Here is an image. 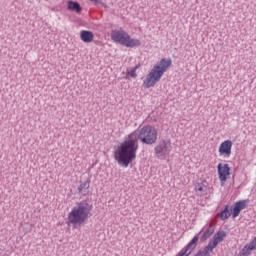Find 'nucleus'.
<instances>
[{
	"label": "nucleus",
	"instance_id": "7",
	"mask_svg": "<svg viewBox=\"0 0 256 256\" xmlns=\"http://www.w3.org/2000/svg\"><path fill=\"white\" fill-rule=\"evenodd\" d=\"M231 168L229 167V164H218V177L220 181L225 182L227 181V177L231 175Z\"/></svg>",
	"mask_w": 256,
	"mask_h": 256
},
{
	"label": "nucleus",
	"instance_id": "8",
	"mask_svg": "<svg viewBox=\"0 0 256 256\" xmlns=\"http://www.w3.org/2000/svg\"><path fill=\"white\" fill-rule=\"evenodd\" d=\"M233 147V142L231 140H225L219 146L220 155H225V157H231V149Z\"/></svg>",
	"mask_w": 256,
	"mask_h": 256
},
{
	"label": "nucleus",
	"instance_id": "11",
	"mask_svg": "<svg viewBox=\"0 0 256 256\" xmlns=\"http://www.w3.org/2000/svg\"><path fill=\"white\" fill-rule=\"evenodd\" d=\"M80 39L83 43H93V39H95V35L93 32L89 30H82L80 32Z\"/></svg>",
	"mask_w": 256,
	"mask_h": 256
},
{
	"label": "nucleus",
	"instance_id": "12",
	"mask_svg": "<svg viewBox=\"0 0 256 256\" xmlns=\"http://www.w3.org/2000/svg\"><path fill=\"white\" fill-rule=\"evenodd\" d=\"M89 187H91V180L90 179L81 183L80 186L78 187L79 195H83L84 197H85V195H89Z\"/></svg>",
	"mask_w": 256,
	"mask_h": 256
},
{
	"label": "nucleus",
	"instance_id": "1",
	"mask_svg": "<svg viewBox=\"0 0 256 256\" xmlns=\"http://www.w3.org/2000/svg\"><path fill=\"white\" fill-rule=\"evenodd\" d=\"M157 129L151 125H146L140 130H136L128 135L114 153V159L118 165L129 167V164L136 159L139 150V141L144 145H155L157 143Z\"/></svg>",
	"mask_w": 256,
	"mask_h": 256
},
{
	"label": "nucleus",
	"instance_id": "5",
	"mask_svg": "<svg viewBox=\"0 0 256 256\" xmlns=\"http://www.w3.org/2000/svg\"><path fill=\"white\" fill-rule=\"evenodd\" d=\"M172 149H173V146H171V141L162 140L155 146L154 153L157 159L163 160L166 157H169Z\"/></svg>",
	"mask_w": 256,
	"mask_h": 256
},
{
	"label": "nucleus",
	"instance_id": "17",
	"mask_svg": "<svg viewBox=\"0 0 256 256\" xmlns=\"http://www.w3.org/2000/svg\"><path fill=\"white\" fill-rule=\"evenodd\" d=\"M231 217V212H229V206H225L224 209L220 212V219L225 221Z\"/></svg>",
	"mask_w": 256,
	"mask_h": 256
},
{
	"label": "nucleus",
	"instance_id": "18",
	"mask_svg": "<svg viewBox=\"0 0 256 256\" xmlns=\"http://www.w3.org/2000/svg\"><path fill=\"white\" fill-rule=\"evenodd\" d=\"M251 255V252L247 249V245L243 247L238 253V256H249Z\"/></svg>",
	"mask_w": 256,
	"mask_h": 256
},
{
	"label": "nucleus",
	"instance_id": "9",
	"mask_svg": "<svg viewBox=\"0 0 256 256\" xmlns=\"http://www.w3.org/2000/svg\"><path fill=\"white\" fill-rule=\"evenodd\" d=\"M203 233V234H202ZM215 233V229H213V225L211 224H206L201 231L198 233V235H196V237H199V235L202 234L201 236V241H207V239H209V237Z\"/></svg>",
	"mask_w": 256,
	"mask_h": 256
},
{
	"label": "nucleus",
	"instance_id": "10",
	"mask_svg": "<svg viewBox=\"0 0 256 256\" xmlns=\"http://www.w3.org/2000/svg\"><path fill=\"white\" fill-rule=\"evenodd\" d=\"M247 208V200H240L234 204V208L232 210V216L235 219L236 217H239V214L243 209Z\"/></svg>",
	"mask_w": 256,
	"mask_h": 256
},
{
	"label": "nucleus",
	"instance_id": "15",
	"mask_svg": "<svg viewBox=\"0 0 256 256\" xmlns=\"http://www.w3.org/2000/svg\"><path fill=\"white\" fill-rule=\"evenodd\" d=\"M68 10L69 11H75L76 13H81L83 9L81 8V5L78 2L74 1H68Z\"/></svg>",
	"mask_w": 256,
	"mask_h": 256
},
{
	"label": "nucleus",
	"instance_id": "6",
	"mask_svg": "<svg viewBox=\"0 0 256 256\" xmlns=\"http://www.w3.org/2000/svg\"><path fill=\"white\" fill-rule=\"evenodd\" d=\"M199 236H194L192 240L176 255V256H190L193 250L197 247Z\"/></svg>",
	"mask_w": 256,
	"mask_h": 256
},
{
	"label": "nucleus",
	"instance_id": "3",
	"mask_svg": "<svg viewBox=\"0 0 256 256\" xmlns=\"http://www.w3.org/2000/svg\"><path fill=\"white\" fill-rule=\"evenodd\" d=\"M171 65V58H162L159 62H157V64L152 67L143 81V86L145 89L155 87V85L161 81V77H163Z\"/></svg>",
	"mask_w": 256,
	"mask_h": 256
},
{
	"label": "nucleus",
	"instance_id": "22",
	"mask_svg": "<svg viewBox=\"0 0 256 256\" xmlns=\"http://www.w3.org/2000/svg\"><path fill=\"white\" fill-rule=\"evenodd\" d=\"M90 1H92L93 3H97V0H90Z\"/></svg>",
	"mask_w": 256,
	"mask_h": 256
},
{
	"label": "nucleus",
	"instance_id": "20",
	"mask_svg": "<svg viewBox=\"0 0 256 256\" xmlns=\"http://www.w3.org/2000/svg\"><path fill=\"white\" fill-rule=\"evenodd\" d=\"M246 245H247V249L250 252L256 249V237L249 244H246Z\"/></svg>",
	"mask_w": 256,
	"mask_h": 256
},
{
	"label": "nucleus",
	"instance_id": "19",
	"mask_svg": "<svg viewBox=\"0 0 256 256\" xmlns=\"http://www.w3.org/2000/svg\"><path fill=\"white\" fill-rule=\"evenodd\" d=\"M137 69H138V66H135L132 69L127 70L126 73L127 75H131L133 79H135V77H137Z\"/></svg>",
	"mask_w": 256,
	"mask_h": 256
},
{
	"label": "nucleus",
	"instance_id": "16",
	"mask_svg": "<svg viewBox=\"0 0 256 256\" xmlns=\"http://www.w3.org/2000/svg\"><path fill=\"white\" fill-rule=\"evenodd\" d=\"M215 247H217L215 245V243H213L212 241H209L208 245L205 246V248H204V250L202 252L206 256H211V253H213V250L215 249Z\"/></svg>",
	"mask_w": 256,
	"mask_h": 256
},
{
	"label": "nucleus",
	"instance_id": "21",
	"mask_svg": "<svg viewBox=\"0 0 256 256\" xmlns=\"http://www.w3.org/2000/svg\"><path fill=\"white\" fill-rule=\"evenodd\" d=\"M195 256H206L205 253L203 251H198Z\"/></svg>",
	"mask_w": 256,
	"mask_h": 256
},
{
	"label": "nucleus",
	"instance_id": "4",
	"mask_svg": "<svg viewBox=\"0 0 256 256\" xmlns=\"http://www.w3.org/2000/svg\"><path fill=\"white\" fill-rule=\"evenodd\" d=\"M111 39L114 41V43H119L120 45H123L124 47H141V40L131 38L127 32L124 30H114L111 33Z\"/></svg>",
	"mask_w": 256,
	"mask_h": 256
},
{
	"label": "nucleus",
	"instance_id": "13",
	"mask_svg": "<svg viewBox=\"0 0 256 256\" xmlns=\"http://www.w3.org/2000/svg\"><path fill=\"white\" fill-rule=\"evenodd\" d=\"M225 237H227L225 231H218L210 241L214 243L217 247L219 243L223 242V239H225Z\"/></svg>",
	"mask_w": 256,
	"mask_h": 256
},
{
	"label": "nucleus",
	"instance_id": "14",
	"mask_svg": "<svg viewBox=\"0 0 256 256\" xmlns=\"http://www.w3.org/2000/svg\"><path fill=\"white\" fill-rule=\"evenodd\" d=\"M207 190V185H205V183H198L195 186L196 195H198V197H205V195H207Z\"/></svg>",
	"mask_w": 256,
	"mask_h": 256
},
{
	"label": "nucleus",
	"instance_id": "2",
	"mask_svg": "<svg viewBox=\"0 0 256 256\" xmlns=\"http://www.w3.org/2000/svg\"><path fill=\"white\" fill-rule=\"evenodd\" d=\"M93 211V202L86 199L78 202L68 213V225H72L73 229L81 227L89 217H91V212Z\"/></svg>",
	"mask_w": 256,
	"mask_h": 256
}]
</instances>
